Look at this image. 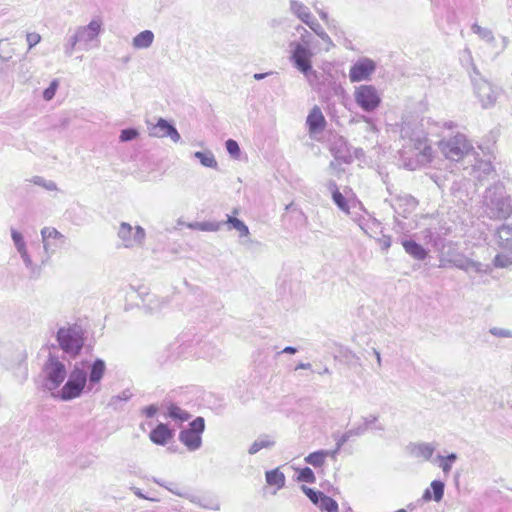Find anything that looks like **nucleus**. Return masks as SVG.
Listing matches in <instances>:
<instances>
[{
	"label": "nucleus",
	"mask_w": 512,
	"mask_h": 512,
	"mask_svg": "<svg viewBox=\"0 0 512 512\" xmlns=\"http://www.w3.org/2000/svg\"><path fill=\"white\" fill-rule=\"evenodd\" d=\"M105 371L106 365L102 359H96L92 363L89 374L83 364H75L67 374V381L61 389L53 393V397L62 401H70L79 398L83 393L97 391Z\"/></svg>",
	"instance_id": "f257e3e1"
},
{
	"label": "nucleus",
	"mask_w": 512,
	"mask_h": 512,
	"mask_svg": "<svg viewBox=\"0 0 512 512\" xmlns=\"http://www.w3.org/2000/svg\"><path fill=\"white\" fill-rule=\"evenodd\" d=\"M401 137L405 143L400 150V157L405 168L416 170L432 161L433 151L423 131L410 130L406 125L401 129Z\"/></svg>",
	"instance_id": "f03ea898"
},
{
	"label": "nucleus",
	"mask_w": 512,
	"mask_h": 512,
	"mask_svg": "<svg viewBox=\"0 0 512 512\" xmlns=\"http://www.w3.org/2000/svg\"><path fill=\"white\" fill-rule=\"evenodd\" d=\"M295 30L299 33V39L291 41L288 45L289 60L292 66L311 82L317 76L312 65V58L316 55L317 41L302 25H297Z\"/></svg>",
	"instance_id": "7ed1b4c3"
},
{
	"label": "nucleus",
	"mask_w": 512,
	"mask_h": 512,
	"mask_svg": "<svg viewBox=\"0 0 512 512\" xmlns=\"http://www.w3.org/2000/svg\"><path fill=\"white\" fill-rule=\"evenodd\" d=\"M103 32V20L94 17L87 25H79L65 38L63 51L71 57L76 50L90 51L100 47V35Z\"/></svg>",
	"instance_id": "20e7f679"
},
{
	"label": "nucleus",
	"mask_w": 512,
	"mask_h": 512,
	"mask_svg": "<svg viewBox=\"0 0 512 512\" xmlns=\"http://www.w3.org/2000/svg\"><path fill=\"white\" fill-rule=\"evenodd\" d=\"M484 207L493 220H506L512 215V199L502 183H496L485 192Z\"/></svg>",
	"instance_id": "39448f33"
},
{
	"label": "nucleus",
	"mask_w": 512,
	"mask_h": 512,
	"mask_svg": "<svg viewBox=\"0 0 512 512\" xmlns=\"http://www.w3.org/2000/svg\"><path fill=\"white\" fill-rule=\"evenodd\" d=\"M42 375L43 387L53 395L66 379L67 370L65 364L57 356L49 355L43 365Z\"/></svg>",
	"instance_id": "423d86ee"
},
{
	"label": "nucleus",
	"mask_w": 512,
	"mask_h": 512,
	"mask_svg": "<svg viewBox=\"0 0 512 512\" xmlns=\"http://www.w3.org/2000/svg\"><path fill=\"white\" fill-rule=\"evenodd\" d=\"M438 147L441 153L452 161L461 160L474 149L472 143L462 133L441 139L438 142Z\"/></svg>",
	"instance_id": "0eeeda50"
},
{
	"label": "nucleus",
	"mask_w": 512,
	"mask_h": 512,
	"mask_svg": "<svg viewBox=\"0 0 512 512\" xmlns=\"http://www.w3.org/2000/svg\"><path fill=\"white\" fill-rule=\"evenodd\" d=\"M57 341L66 354L75 357L83 347V331L77 325L61 327L57 332Z\"/></svg>",
	"instance_id": "6e6552de"
},
{
	"label": "nucleus",
	"mask_w": 512,
	"mask_h": 512,
	"mask_svg": "<svg viewBox=\"0 0 512 512\" xmlns=\"http://www.w3.org/2000/svg\"><path fill=\"white\" fill-rule=\"evenodd\" d=\"M205 430V420L198 416L191 421L187 428L179 432V441L191 452L202 446V434Z\"/></svg>",
	"instance_id": "1a4fd4ad"
},
{
	"label": "nucleus",
	"mask_w": 512,
	"mask_h": 512,
	"mask_svg": "<svg viewBox=\"0 0 512 512\" xmlns=\"http://www.w3.org/2000/svg\"><path fill=\"white\" fill-rule=\"evenodd\" d=\"M354 100L365 112H373L381 104V95L373 85H360L355 88Z\"/></svg>",
	"instance_id": "9d476101"
},
{
	"label": "nucleus",
	"mask_w": 512,
	"mask_h": 512,
	"mask_svg": "<svg viewBox=\"0 0 512 512\" xmlns=\"http://www.w3.org/2000/svg\"><path fill=\"white\" fill-rule=\"evenodd\" d=\"M40 234L46 260H48L57 249L67 244V237L54 227H43Z\"/></svg>",
	"instance_id": "9b49d317"
},
{
	"label": "nucleus",
	"mask_w": 512,
	"mask_h": 512,
	"mask_svg": "<svg viewBox=\"0 0 512 512\" xmlns=\"http://www.w3.org/2000/svg\"><path fill=\"white\" fill-rule=\"evenodd\" d=\"M130 302L136 307L144 308L153 312L160 309V302L154 294L149 292L146 286H140L136 289L130 287Z\"/></svg>",
	"instance_id": "f8f14e48"
},
{
	"label": "nucleus",
	"mask_w": 512,
	"mask_h": 512,
	"mask_svg": "<svg viewBox=\"0 0 512 512\" xmlns=\"http://www.w3.org/2000/svg\"><path fill=\"white\" fill-rule=\"evenodd\" d=\"M474 92L484 109L495 105L498 92L495 86L483 78H473Z\"/></svg>",
	"instance_id": "ddd939ff"
},
{
	"label": "nucleus",
	"mask_w": 512,
	"mask_h": 512,
	"mask_svg": "<svg viewBox=\"0 0 512 512\" xmlns=\"http://www.w3.org/2000/svg\"><path fill=\"white\" fill-rule=\"evenodd\" d=\"M11 238L25 267L29 270L30 275L32 277H38L40 275L41 267L32 261L31 256L28 253L26 242L24 240L22 233H20L14 228H11Z\"/></svg>",
	"instance_id": "4468645a"
},
{
	"label": "nucleus",
	"mask_w": 512,
	"mask_h": 512,
	"mask_svg": "<svg viewBox=\"0 0 512 512\" xmlns=\"http://www.w3.org/2000/svg\"><path fill=\"white\" fill-rule=\"evenodd\" d=\"M375 69L376 65L373 60L369 58H361L351 66L349 79L351 82L367 80Z\"/></svg>",
	"instance_id": "2eb2a0df"
},
{
	"label": "nucleus",
	"mask_w": 512,
	"mask_h": 512,
	"mask_svg": "<svg viewBox=\"0 0 512 512\" xmlns=\"http://www.w3.org/2000/svg\"><path fill=\"white\" fill-rule=\"evenodd\" d=\"M150 135L157 138L169 137L174 143L181 140L176 127L164 118H159L157 123L151 127Z\"/></svg>",
	"instance_id": "dca6fc26"
},
{
	"label": "nucleus",
	"mask_w": 512,
	"mask_h": 512,
	"mask_svg": "<svg viewBox=\"0 0 512 512\" xmlns=\"http://www.w3.org/2000/svg\"><path fill=\"white\" fill-rule=\"evenodd\" d=\"M175 436V430L171 429L165 423H158L150 432L149 439L152 443L159 446L167 445Z\"/></svg>",
	"instance_id": "f3484780"
},
{
	"label": "nucleus",
	"mask_w": 512,
	"mask_h": 512,
	"mask_svg": "<svg viewBox=\"0 0 512 512\" xmlns=\"http://www.w3.org/2000/svg\"><path fill=\"white\" fill-rule=\"evenodd\" d=\"M406 450L413 458L429 461L435 451V446L426 442L410 443L407 445Z\"/></svg>",
	"instance_id": "a211bd4d"
},
{
	"label": "nucleus",
	"mask_w": 512,
	"mask_h": 512,
	"mask_svg": "<svg viewBox=\"0 0 512 512\" xmlns=\"http://www.w3.org/2000/svg\"><path fill=\"white\" fill-rule=\"evenodd\" d=\"M445 483L441 480H433L430 487L426 488L422 494L421 500L423 502H440L444 497Z\"/></svg>",
	"instance_id": "6ab92c4d"
},
{
	"label": "nucleus",
	"mask_w": 512,
	"mask_h": 512,
	"mask_svg": "<svg viewBox=\"0 0 512 512\" xmlns=\"http://www.w3.org/2000/svg\"><path fill=\"white\" fill-rule=\"evenodd\" d=\"M496 239L501 249L512 251V224H502L498 227Z\"/></svg>",
	"instance_id": "aec40b11"
},
{
	"label": "nucleus",
	"mask_w": 512,
	"mask_h": 512,
	"mask_svg": "<svg viewBox=\"0 0 512 512\" xmlns=\"http://www.w3.org/2000/svg\"><path fill=\"white\" fill-rule=\"evenodd\" d=\"M306 123L309 127V131L312 133L319 132L325 127L326 121L319 107L315 106L312 108L307 116Z\"/></svg>",
	"instance_id": "412c9836"
},
{
	"label": "nucleus",
	"mask_w": 512,
	"mask_h": 512,
	"mask_svg": "<svg viewBox=\"0 0 512 512\" xmlns=\"http://www.w3.org/2000/svg\"><path fill=\"white\" fill-rule=\"evenodd\" d=\"M289 10L304 24L308 23V21L313 17L310 9L304 3L298 0H290Z\"/></svg>",
	"instance_id": "4be33fe9"
},
{
	"label": "nucleus",
	"mask_w": 512,
	"mask_h": 512,
	"mask_svg": "<svg viewBox=\"0 0 512 512\" xmlns=\"http://www.w3.org/2000/svg\"><path fill=\"white\" fill-rule=\"evenodd\" d=\"M186 499L204 509L213 511L220 510V503L216 498L211 496H197L188 493Z\"/></svg>",
	"instance_id": "5701e85b"
},
{
	"label": "nucleus",
	"mask_w": 512,
	"mask_h": 512,
	"mask_svg": "<svg viewBox=\"0 0 512 512\" xmlns=\"http://www.w3.org/2000/svg\"><path fill=\"white\" fill-rule=\"evenodd\" d=\"M402 246L407 254L416 260H424L427 257V250L413 240H403Z\"/></svg>",
	"instance_id": "b1692460"
},
{
	"label": "nucleus",
	"mask_w": 512,
	"mask_h": 512,
	"mask_svg": "<svg viewBox=\"0 0 512 512\" xmlns=\"http://www.w3.org/2000/svg\"><path fill=\"white\" fill-rule=\"evenodd\" d=\"M417 201L414 197L411 195H403V196H397L393 203V208L395 212L399 215L402 214L400 209L404 207L403 213L408 212L410 213L416 208Z\"/></svg>",
	"instance_id": "393cba45"
},
{
	"label": "nucleus",
	"mask_w": 512,
	"mask_h": 512,
	"mask_svg": "<svg viewBox=\"0 0 512 512\" xmlns=\"http://www.w3.org/2000/svg\"><path fill=\"white\" fill-rule=\"evenodd\" d=\"M165 416L180 424L188 421L191 418V414L188 411L182 409L174 403H170L166 406Z\"/></svg>",
	"instance_id": "a878e982"
},
{
	"label": "nucleus",
	"mask_w": 512,
	"mask_h": 512,
	"mask_svg": "<svg viewBox=\"0 0 512 512\" xmlns=\"http://www.w3.org/2000/svg\"><path fill=\"white\" fill-rule=\"evenodd\" d=\"M154 38L151 30H144L133 38L132 45L136 49H147L152 45Z\"/></svg>",
	"instance_id": "bb28decb"
},
{
	"label": "nucleus",
	"mask_w": 512,
	"mask_h": 512,
	"mask_svg": "<svg viewBox=\"0 0 512 512\" xmlns=\"http://www.w3.org/2000/svg\"><path fill=\"white\" fill-rule=\"evenodd\" d=\"M223 222L215 221H203V222H192L187 224V227L192 230H199L204 232H217L220 230Z\"/></svg>",
	"instance_id": "cd10ccee"
},
{
	"label": "nucleus",
	"mask_w": 512,
	"mask_h": 512,
	"mask_svg": "<svg viewBox=\"0 0 512 512\" xmlns=\"http://www.w3.org/2000/svg\"><path fill=\"white\" fill-rule=\"evenodd\" d=\"M328 456H330L329 450H318L307 455L304 460L307 464H310L313 467L318 468L323 466Z\"/></svg>",
	"instance_id": "c85d7f7f"
},
{
	"label": "nucleus",
	"mask_w": 512,
	"mask_h": 512,
	"mask_svg": "<svg viewBox=\"0 0 512 512\" xmlns=\"http://www.w3.org/2000/svg\"><path fill=\"white\" fill-rule=\"evenodd\" d=\"M194 157L199 160L202 166L212 169L218 168V163L215 159L214 154L210 150L196 151Z\"/></svg>",
	"instance_id": "c756f323"
},
{
	"label": "nucleus",
	"mask_w": 512,
	"mask_h": 512,
	"mask_svg": "<svg viewBox=\"0 0 512 512\" xmlns=\"http://www.w3.org/2000/svg\"><path fill=\"white\" fill-rule=\"evenodd\" d=\"M223 224L229 225V229H235L239 232L240 237H247L250 235L248 226L240 219L227 216V220Z\"/></svg>",
	"instance_id": "7c9ffc66"
},
{
	"label": "nucleus",
	"mask_w": 512,
	"mask_h": 512,
	"mask_svg": "<svg viewBox=\"0 0 512 512\" xmlns=\"http://www.w3.org/2000/svg\"><path fill=\"white\" fill-rule=\"evenodd\" d=\"M366 432L365 426H357L355 428L349 429L341 435H333L338 439V447H342L346 442H348L352 437L361 436Z\"/></svg>",
	"instance_id": "2f4dec72"
},
{
	"label": "nucleus",
	"mask_w": 512,
	"mask_h": 512,
	"mask_svg": "<svg viewBox=\"0 0 512 512\" xmlns=\"http://www.w3.org/2000/svg\"><path fill=\"white\" fill-rule=\"evenodd\" d=\"M274 444L275 442L271 440L267 435L260 436L252 443L248 450V453L254 455L263 448L273 447Z\"/></svg>",
	"instance_id": "473e14b6"
},
{
	"label": "nucleus",
	"mask_w": 512,
	"mask_h": 512,
	"mask_svg": "<svg viewBox=\"0 0 512 512\" xmlns=\"http://www.w3.org/2000/svg\"><path fill=\"white\" fill-rule=\"evenodd\" d=\"M266 482L280 489L285 485V476L278 469H273L266 472Z\"/></svg>",
	"instance_id": "72a5a7b5"
},
{
	"label": "nucleus",
	"mask_w": 512,
	"mask_h": 512,
	"mask_svg": "<svg viewBox=\"0 0 512 512\" xmlns=\"http://www.w3.org/2000/svg\"><path fill=\"white\" fill-rule=\"evenodd\" d=\"M458 456L456 453H450L447 456L438 455L439 467L442 469L444 474H449L452 469V464L457 460Z\"/></svg>",
	"instance_id": "f704fd0d"
},
{
	"label": "nucleus",
	"mask_w": 512,
	"mask_h": 512,
	"mask_svg": "<svg viewBox=\"0 0 512 512\" xmlns=\"http://www.w3.org/2000/svg\"><path fill=\"white\" fill-rule=\"evenodd\" d=\"M29 181L34 185L44 188L47 191H58V186L54 181L47 180L42 176H33L31 179H29Z\"/></svg>",
	"instance_id": "c9c22d12"
},
{
	"label": "nucleus",
	"mask_w": 512,
	"mask_h": 512,
	"mask_svg": "<svg viewBox=\"0 0 512 512\" xmlns=\"http://www.w3.org/2000/svg\"><path fill=\"white\" fill-rule=\"evenodd\" d=\"M471 30L473 31V33L477 34L482 40L488 43H492L495 41L493 32L488 28L481 27L480 25L475 23L472 25Z\"/></svg>",
	"instance_id": "e433bc0d"
},
{
	"label": "nucleus",
	"mask_w": 512,
	"mask_h": 512,
	"mask_svg": "<svg viewBox=\"0 0 512 512\" xmlns=\"http://www.w3.org/2000/svg\"><path fill=\"white\" fill-rule=\"evenodd\" d=\"M452 263L455 267L464 271L473 269L478 272L481 270V263L473 261L471 259L453 260Z\"/></svg>",
	"instance_id": "4c0bfd02"
},
{
	"label": "nucleus",
	"mask_w": 512,
	"mask_h": 512,
	"mask_svg": "<svg viewBox=\"0 0 512 512\" xmlns=\"http://www.w3.org/2000/svg\"><path fill=\"white\" fill-rule=\"evenodd\" d=\"M317 505L322 511L338 512V503L327 495H324Z\"/></svg>",
	"instance_id": "58836bf2"
},
{
	"label": "nucleus",
	"mask_w": 512,
	"mask_h": 512,
	"mask_svg": "<svg viewBox=\"0 0 512 512\" xmlns=\"http://www.w3.org/2000/svg\"><path fill=\"white\" fill-rule=\"evenodd\" d=\"M331 197H332V200L335 203V205L342 212H344L346 214L350 213V208H349V205H348L347 198H346V196L342 192L338 191L336 193H333V195H331Z\"/></svg>",
	"instance_id": "ea45409f"
},
{
	"label": "nucleus",
	"mask_w": 512,
	"mask_h": 512,
	"mask_svg": "<svg viewBox=\"0 0 512 512\" xmlns=\"http://www.w3.org/2000/svg\"><path fill=\"white\" fill-rule=\"evenodd\" d=\"M298 476L297 480L299 482H305V483H314L316 481L315 474L313 470L309 467H304L301 469H298Z\"/></svg>",
	"instance_id": "a19ab883"
},
{
	"label": "nucleus",
	"mask_w": 512,
	"mask_h": 512,
	"mask_svg": "<svg viewBox=\"0 0 512 512\" xmlns=\"http://www.w3.org/2000/svg\"><path fill=\"white\" fill-rule=\"evenodd\" d=\"M496 268H508L512 265V257L506 254H497L493 259Z\"/></svg>",
	"instance_id": "79ce46f5"
},
{
	"label": "nucleus",
	"mask_w": 512,
	"mask_h": 512,
	"mask_svg": "<svg viewBox=\"0 0 512 512\" xmlns=\"http://www.w3.org/2000/svg\"><path fill=\"white\" fill-rule=\"evenodd\" d=\"M302 491L311 500V502L315 505H317L319 503V500L325 495L323 492L316 491V490L309 488L305 485L302 486Z\"/></svg>",
	"instance_id": "37998d69"
},
{
	"label": "nucleus",
	"mask_w": 512,
	"mask_h": 512,
	"mask_svg": "<svg viewBox=\"0 0 512 512\" xmlns=\"http://www.w3.org/2000/svg\"><path fill=\"white\" fill-rule=\"evenodd\" d=\"M225 147H226L227 152L229 153V155L232 158H234V159L239 158L241 151H240V147H239V144L237 143V141H235L233 139H228L225 142Z\"/></svg>",
	"instance_id": "c03bdc74"
},
{
	"label": "nucleus",
	"mask_w": 512,
	"mask_h": 512,
	"mask_svg": "<svg viewBox=\"0 0 512 512\" xmlns=\"http://www.w3.org/2000/svg\"><path fill=\"white\" fill-rule=\"evenodd\" d=\"M59 84L58 79L52 80L50 85L43 91V99L46 101L52 100L56 94Z\"/></svg>",
	"instance_id": "a18cd8bd"
},
{
	"label": "nucleus",
	"mask_w": 512,
	"mask_h": 512,
	"mask_svg": "<svg viewBox=\"0 0 512 512\" xmlns=\"http://www.w3.org/2000/svg\"><path fill=\"white\" fill-rule=\"evenodd\" d=\"M489 333L499 338H512V331L506 328L492 327Z\"/></svg>",
	"instance_id": "49530a36"
},
{
	"label": "nucleus",
	"mask_w": 512,
	"mask_h": 512,
	"mask_svg": "<svg viewBox=\"0 0 512 512\" xmlns=\"http://www.w3.org/2000/svg\"><path fill=\"white\" fill-rule=\"evenodd\" d=\"M118 237L121 239L122 243L118 245V247H128L127 238H128V224L122 222L120 225V229L118 231Z\"/></svg>",
	"instance_id": "de8ad7c7"
},
{
	"label": "nucleus",
	"mask_w": 512,
	"mask_h": 512,
	"mask_svg": "<svg viewBox=\"0 0 512 512\" xmlns=\"http://www.w3.org/2000/svg\"><path fill=\"white\" fill-rule=\"evenodd\" d=\"M41 35L37 32H30L26 34V41L28 45V50H31L34 46H36L41 41Z\"/></svg>",
	"instance_id": "09e8293b"
},
{
	"label": "nucleus",
	"mask_w": 512,
	"mask_h": 512,
	"mask_svg": "<svg viewBox=\"0 0 512 512\" xmlns=\"http://www.w3.org/2000/svg\"><path fill=\"white\" fill-rule=\"evenodd\" d=\"M145 236H146L145 230L141 226H136L135 232L133 234L134 243L138 246H142Z\"/></svg>",
	"instance_id": "8fccbe9b"
},
{
	"label": "nucleus",
	"mask_w": 512,
	"mask_h": 512,
	"mask_svg": "<svg viewBox=\"0 0 512 512\" xmlns=\"http://www.w3.org/2000/svg\"><path fill=\"white\" fill-rule=\"evenodd\" d=\"M306 25L317 35H321V33L324 31L323 27L320 25V23L317 21V19L313 16L311 20L306 23Z\"/></svg>",
	"instance_id": "3c124183"
},
{
	"label": "nucleus",
	"mask_w": 512,
	"mask_h": 512,
	"mask_svg": "<svg viewBox=\"0 0 512 512\" xmlns=\"http://www.w3.org/2000/svg\"><path fill=\"white\" fill-rule=\"evenodd\" d=\"M377 242L383 251H387L391 246V237L388 235H382V237L377 239Z\"/></svg>",
	"instance_id": "603ef678"
},
{
	"label": "nucleus",
	"mask_w": 512,
	"mask_h": 512,
	"mask_svg": "<svg viewBox=\"0 0 512 512\" xmlns=\"http://www.w3.org/2000/svg\"><path fill=\"white\" fill-rule=\"evenodd\" d=\"M157 411L158 407L153 404L142 409V413L148 418H152L157 413Z\"/></svg>",
	"instance_id": "864d4df0"
},
{
	"label": "nucleus",
	"mask_w": 512,
	"mask_h": 512,
	"mask_svg": "<svg viewBox=\"0 0 512 512\" xmlns=\"http://www.w3.org/2000/svg\"><path fill=\"white\" fill-rule=\"evenodd\" d=\"M165 488L170 491L171 493L179 496V497H183V498H186L188 493L186 492H182L181 490H179L175 484L173 483H169V486H165Z\"/></svg>",
	"instance_id": "5fc2aeb1"
},
{
	"label": "nucleus",
	"mask_w": 512,
	"mask_h": 512,
	"mask_svg": "<svg viewBox=\"0 0 512 512\" xmlns=\"http://www.w3.org/2000/svg\"><path fill=\"white\" fill-rule=\"evenodd\" d=\"M378 417L376 415H369L364 417V423L361 426H365L366 430L377 421Z\"/></svg>",
	"instance_id": "6e6d98bb"
},
{
	"label": "nucleus",
	"mask_w": 512,
	"mask_h": 512,
	"mask_svg": "<svg viewBox=\"0 0 512 512\" xmlns=\"http://www.w3.org/2000/svg\"><path fill=\"white\" fill-rule=\"evenodd\" d=\"M324 43H326L328 45L327 49H329V47H332L334 46L333 44V41L332 39L330 38V36L325 32V30L321 33V35L318 36Z\"/></svg>",
	"instance_id": "4d7b16f0"
},
{
	"label": "nucleus",
	"mask_w": 512,
	"mask_h": 512,
	"mask_svg": "<svg viewBox=\"0 0 512 512\" xmlns=\"http://www.w3.org/2000/svg\"><path fill=\"white\" fill-rule=\"evenodd\" d=\"M326 187L327 190L331 193V195H333V193L340 191L334 180H329L326 184Z\"/></svg>",
	"instance_id": "13d9d810"
},
{
	"label": "nucleus",
	"mask_w": 512,
	"mask_h": 512,
	"mask_svg": "<svg viewBox=\"0 0 512 512\" xmlns=\"http://www.w3.org/2000/svg\"><path fill=\"white\" fill-rule=\"evenodd\" d=\"M321 20H323L328 26L330 25L331 20L329 19L328 13L322 9H316Z\"/></svg>",
	"instance_id": "bf43d9fd"
},
{
	"label": "nucleus",
	"mask_w": 512,
	"mask_h": 512,
	"mask_svg": "<svg viewBox=\"0 0 512 512\" xmlns=\"http://www.w3.org/2000/svg\"><path fill=\"white\" fill-rule=\"evenodd\" d=\"M133 491L140 498L148 499V500H151V501H158V499H156V498H150V497H147V496L143 495L142 492L140 491V489H138V488H134Z\"/></svg>",
	"instance_id": "052dcab7"
},
{
	"label": "nucleus",
	"mask_w": 512,
	"mask_h": 512,
	"mask_svg": "<svg viewBox=\"0 0 512 512\" xmlns=\"http://www.w3.org/2000/svg\"><path fill=\"white\" fill-rule=\"evenodd\" d=\"M297 348L293 346H287L285 347L281 353H287V354H295L297 352Z\"/></svg>",
	"instance_id": "680f3d73"
},
{
	"label": "nucleus",
	"mask_w": 512,
	"mask_h": 512,
	"mask_svg": "<svg viewBox=\"0 0 512 512\" xmlns=\"http://www.w3.org/2000/svg\"><path fill=\"white\" fill-rule=\"evenodd\" d=\"M273 72H266V73H255L253 78L255 80H262L266 78L268 75L272 74Z\"/></svg>",
	"instance_id": "e2e57ef3"
},
{
	"label": "nucleus",
	"mask_w": 512,
	"mask_h": 512,
	"mask_svg": "<svg viewBox=\"0 0 512 512\" xmlns=\"http://www.w3.org/2000/svg\"><path fill=\"white\" fill-rule=\"evenodd\" d=\"M120 140H121L122 142H126V141H128V128L123 129V130L121 131V134H120Z\"/></svg>",
	"instance_id": "0e129e2a"
},
{
	"label": "nucleus",
	"mask_w": 512,
	"mask_h": 512,
	"mask_svg": "<svg viewBox=\"0 0 512 512\" xmlns=\"http://www.w3.org/2000/svg\"><path fill=\"white\" fill-rule=\"evenodd\" d=\"M373 354L375 355L376 357V360H377V364L379 367H381L382 365V359H381V355H380V352L377 350V349H373Z\"/></svg>",
	"instance_id": "69168bd1"
},
{
	"label": "nucleus",
	"mask_w": 512,
	"mask_h": 512,
	"mask_svg": "<svg viewBox=\"0 0 512 512\" xmlns=\"http://www.w3.org/2000/svg\"><path fill=\"white\" fill-rule=\"evenodd\" d=\"M310 368H311V364L310 363H299L296 366V370H298V369H310Z\"/></svg>",
	"instance_id": "338daca9"
},
{
	"label": "nucleus",
	"mask_w": 512,
	"mask_h": 512,
	"mask_svg": "<svg viewBox=\"0 0 512 512\" xmlns=\"http://www.w3.org/2000/svg\"><path fill=\"white\" fill-rule=\"evenodd\" d=\"M138 136V131L135 128L130 127V141Z\"/></svg>",
	"instance_id": "774afa93"
}]
</instances>
